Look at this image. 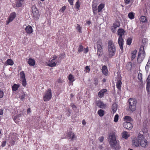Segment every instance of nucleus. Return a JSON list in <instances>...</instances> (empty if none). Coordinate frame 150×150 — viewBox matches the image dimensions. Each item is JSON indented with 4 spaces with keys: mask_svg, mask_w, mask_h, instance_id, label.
I'll return each instance as SVG.
<instances>
[{
    "mask_svg": "<svg viewBox=\"0 0 150 150\" xmlns=\"http://www.w3.org/2000/svg\"><path fill=\"white\" fill-rule=\"evenodd\" d=\"M83 50V52L85 53H87L88 51V47L86 48H84Z\"/></svg>",
    "mask_w": 150,
    "mask_h": 150,
    "instance_id": "obj_52",
    "label": "nucleus"
},
{
    "mask_svg": "<svg viewBox=\"0 0 150 150\" xmlns=\"http://www.w3.org/2000/svg\"><path fill=\"white\" fill-rule=\"evenodd\" d=\"M25 94H24L21 95L20 97L21 99L22 100L24 99L25 97Z\"/></svg>",
    "mask_w": 150,
    "mask_h": 150,
    "instance_id": "obj_50",
    "label": "nucleus"
},
{
    "mask_svg": "<svg viewBox=\"0 0 150 150\" xmlns=\"http://www.w3.org/2000/svg\"><path fill=\"white\" fill-rule=\"evenodd\" d=\"M23 4V3L18 0L16 2V6L17 7H21L22 6Z\"/></svg>",
    "mask_w": 150,
    "mask_h": 150,
    "instance_id": "obj_28",
    "label": "nucleus"
},
{
    "mask_svg": "<svg viewBox=\"0 0 150 150\" xmlns=\"http://www.w3.org/2000/svg\"><path fill=\"white\" fill-rule=\"evenodd\" d=\"M32 11H33V10H34L35 11H38L37 10V8L35 7H32Z\"/></svg>",
    "mask_w": 150,
    "mask_h": 150,
    "instance_id": "obj_61",
    "label": "nucleus"
},
{
    "mask_svg": "<svg viewBox=\"0 0 150 150\" xmlns=\"http://www.w3.org/2000/svg\"><path fill=\"white\" fill-rule=\"evenodd\" d=\"M108 49L110 57L114 56L116 52V48L115 44L112 40H110L108 43Z\"/></svg>",
    "mask_w": 150,
    "mask_h": 150,
    "instance_id": "obj_2",
    "label": "nucleus"
},
{
    "mask_svg": "<svg viewBox=\"0 0 150 150\" xmlns=\"http://www.w3.org/2000/svg\"><path fill=\"white\" fill-rule=\"evenodd\" d=\"M107 91V89H104L100 90L98 93V95L100 98H102L103 96L104 93Z\"/></svg>",
    "mask_w": 150,
    "mask_h": 150,
    "instance_id": "obj_19",
    "label": "nucleus"
},
{
    "mask_svg": "<svg viewBox=\"0 0 150 150\" xmlns=\"http://www.w3.org/2000/svg\"><path fill=\"white\" fill-rule=\"evenodd\" d=\"M54 60H53L52 59L51 60V61L48 64V66L50 67H54L56 66V64L55 62H54Z\"/></svg>",
    "mask_w": 150,
    "mask_h": 150,
    "instance_id": "obj_24",
    "label": "nucleus"
},
{
    "mask_svg": "<svg viewBox=\"0 0 150 150\" xmlns=\"http://www.w3.org/2000/svg\"><path fill=\"white\" fill-rule=\"evenodd\" d=\"M72 108L73 109L76 108V106L74 104L72 103L71 105Z\"/></svg>",
    "mask_w": 150,
    "mask_h": 150,
    "instance_id": "obj_56",
    "label": "nucleus"
},
{
    "mask_svg": "<svg viewBox=\"0 0 150 150\" xmlns=\"http://www.w3.org/2000/svg\"><path fill=\"white\" fill-rule=\"evenodd\" d=\"M137 52V50H134L133 51L132 53V54L136 55Z\"/></svg>",
    "mask_w": 150,
    "mask_h": 150,
    "instance_id": "obj_57",
    "label": "nucleus"
},
{
    "mask_svg": "<svg viewBox=\"0 0 150 150\" xmlns=\"http://www.w3.org/2000/svg\"><path fill=\"white\" fill-rule=\"evenodd\" d=\"M16 134L13 133L9 135L8 139L10 143L12 145H14L16 142Z\"/></svg>",
    "mask_w": 150,
    "mask_h": 150,
    "instance_id": "obj_7",
    "label": "nucleus"
},
{
    "mask_svg": "<svg viewBox=\"0 0 150 150\" xmlns=\"http://www.w3.org/2000/svg\"><path fill=\"white\" fill-rule=\"evenodd\" d=\"M104 110L102 109L99 110L98 112V114L99 116L100 117L103 116L104 115Z\"/></svg>",
    "mask_w": 150,
    "mask_h": 150,
    "instance_id": "obj_29",
    "label": "nucleus"
},
{
    "mask_svg": "<svg viewBox=\"0 0 150 150\" xmlns=\"http://www.w3.org/2000/svg\"><path fill=\"white\" fill-rule=\"evenodd\" d=\"M75 6L77 9L79 8L80 6V2L79 0L77 1L76 2Z\"/></svg>",
    "mask_w": 150,
    "mask_h": 150,
    "instance_id": "obj_45",
    "label": "nucleus"
},
{
    "mask_svg": "<svg viewBox=\"0 0 150 150\" xmlns=\"http://www.w3.org/2000/svg\"><path fill=\"white\" fill-rule=\"evenodd\" d=\"M140 21L143 23L145 22L146 21V17L144 16H141L139 19Z\"/></svg>",
    "mask_w": 150,
    "mask_h": 150,
    "instance_id": "obj_32",
    "label": "nucleus"
},
{
    "mask_svg": "<svg viewBox=\"0 0 150 150\" xmlns=\"http://www.w3.org/2000/svg\"><path fill=\"white\" fill-rule=\"evenodd\" d=\"M119 116L117 114H116L114 118V121L115 122H117Z\"/></svg>",
    "mask_w": 150,
    "mask_h": 150,
    "instance_id": "obj_46",
    "label": "nucleus"
},
{
    "mask_svg": "<svg viewBox=\"0 0 150 150\" xmlns=\"http://www.w3.org/2000/svg\"><path fill=\"white\" fill-rule=\"evenodd\" d=\"M122 137L125 139H127L129 137V135L128 134V132L126 131H124L122 133Z\"/></svg>",
    "mask_w": 150,
    "mask_h": 150,
    "instance_id": "obj_23",
    "label": "nucleus"
},
{
    "mask_svg": "<svg viewBox=\"0 0 150 150\" xmlns=\"http://www.w3.org/2000/svg\"><path fill=\"white\" fill-rule=\"evenodd\" d=\"M26 32L28 34H30L33 32V29L30 25H28L25 28Z\"/></svg>",
    "mask_w": 150,
    "mask_h": 150,
    "instance_id": "obj_16",
    "label": "nucleus"
},
{
    "mask_svg": "<svg viewBox=\"0 0 150 150\" xmlns=\"http://www.w3.org/2000/svg\"><path fill=\"white\" fill-rule=\"evenodd\" d=\"M142 137V138H143V135L140 134L137 138L134 139L132 141L133 145L136 147L139 146L140 144V139Z\"/></svg>",
    "mask_w": 150,
    "mask_h": 150,
    "instance_id": "obj_6",
    "label": "nucleus"
},
{
    "mask_svg": "<svg viewBox=\"0 0 150 150\" xmlns=\"http://www.w3.org/2000/svg\"><path fill=\"white\" fill-rule=\"evenodd\" d=\"M52 97V91L51 89L49 88L46 91L43 96L44 100L45 101L50 100Z\"/></svg>",
    "mask_w": 150,
    "mask_h": 150,
    "instance_id": "obj_5",
    "label": "nucleus"
},
{
    "mask_svg": "<svg viewBox=\"0 0 150 150\" xmlns=\"http://www.w3.org/2000/svg\"><path fill=\"white\" fill-rule=\"evenodd\" d=\"M6 144V141H4L1 144V146L2 147H4Z\"/></svg>",
    "mask_w": 150,
    "mask_h": 150,
    "instance_id": "obj_51",
    "label": "nucleus"
},
{
    "mask_svg": "<svg viewBox=\"0 0 150 150\" xmlns=\"http://www.w3.org/2000/svg\"><path fill=\"white\" fill-rule=\"evenodd\" d=\"M127 67L128 70H131L132 67V63L131 62H128L127 65Z\"/></svg>",
    "mask_w": 150,
    "mask_h": 150,
    "instance_id": "obj_36",
    "label": "nucleus"
},
{
    "mask_svg": "<svg viewBox=\"0 0 150 150\" xmlns=\"http://www.w3.org/2000/svg\"><path fill=\"white\" fill-rule=\"evenodd\" d=\"M120 25V22L119 21L115 22L113 24V27L115 29L118 27Z\"/></svg>",
    "mask_w": 150,
    "mask_h": 150,
    "instance_id": "obj_25",
    "label": "nucleus"
},
{
    "mask_svg": "<svg viewBox=\"0 0 150 150\" xmlns=\"http://www.w3.org/2000/svg\"><path fill=\"white\" fill-rule=\"evenodd\" d=\"M124 1L126 5L129 4L133 1V0H124Z\"/></svg>",
    "mask_w": 150,
    "mask_h": 150,
    "instance_id": "obj_42",
    "label": "nucleus"
},
{
    "mask_svg": "<svg viewBox=\"0 0 150 150\" xmlns=\"http://www.w3.org/2000/svg\"><path fill=\"white\" fill-rule=\"evenodd\" d=\"M21 81L23 86L24 87L26 85V79H22Z\"/></svg>",
    "mask_w": 150,
    "mask_h": 150,
    "instance_id": "obj_44",
    "label": "nucleus"
},
{
    "mask_svg": "<svg viewBox=\"0 0 150 150\" xmlns=\"http://www.w3.org/2000/svg\"><path fill=\"white\" fill-rule=\"evenodd\" d=\"M76 27L79 33H81V28L80 26L78 24H76Z\"/></svg>",
    "mask_w": 150,
    "mask_h": 150,
    "instance_id": "obj_39",
    "label": "nucleus"
},
{
    "mask_svg": "<svg viewBox=\"0 0 150 150\" xmlns=\"http://www.w3.org/2000/svg\"><path fill=\"white\" fill-rule=\"evenodd\" d=\"M146 81V90L148 92H149L150 91V75L148 76Z\"/></svg>",
    "mask_w": 150,
    "mask_h": 150,
    "instance_id": "obj_14",
    "label": "nucleus"
},
{
    "mask_svg": "<svg viewBox=\"0 0 150 150\" xmlns=\"http://www.w3.org/2000/svg\"><path fill=\"white\" fill-rule=\"evenodd\" d=\"M69 139H71L72 140L76 139V137L74 133L71 132H69L68 133L67 137Z\"/></svg>",
    "mask_w": 150,
    "mask_h": 150,
    "instance_id": "obj_12",
    "label": "nucleus"
},
{
    "mask_svg": "<svg viewBox=\"0 0 150 150\" xmlns=\"http://www.w3.org/2000/svg\"><path fill=\"white\" fill-rule=\"evenodd\" d=\"M128 16L130 19H132L134 18V15L133 13H129L128 14Z\"/></svg>",
    "mask_w": 150,
    "mask_h": 150,
    "instance_id": "obj_38",
    "label": "nucleus"
},
{
    "mask_svg": "<svg viewBox=\"0 0 150 150\" xmlns=\"http://www.w3.org/2000/svg\"><path fill=\"white\" fill-rule=\"evenodd\" d=\"M111 30H112V32H113L114 33V32H115V30H116V29H115V28H114L112 26V28H111Z\"/></svg>",
    "mask_w": 150,
    "mask_h": 150,
    "instance_id": "obj_64",
    "label": "nucleus"
},
{
    "mask_svg": "<svg viewBox=\"0 0 150 150\" xmlns=\"http://www.w3.org/2000/svg\"><path fill=\"white\" fill-rule=\"evenodd\" d=\"M142 47H141L137 58V62L139 63H140L142 62L145 58L146 55L144 48H142L143 49H142Z\"/></svg>",
    "mask_w": 150,
    "mask_h": 150,
    "instance_id": "obj_4",
    "label": "nucleus"
},
{
    "mask_svg": "<svg viewBox=\"0 0 150 150\" xmlns=\"http://www.w3.org/2000/svg\"><path fill=\"white\" fill-rule=\"evenodd\" d=\"M116 79H117V81H121V76L120 74H118L116 77Z\"/></svg>",
    "mask_w": 150,
    "mask_h": 150,
    "instance_id": "obj_48",
    "label": "nucleus"
},
{
    "mask_svg": "<svg viewBox=\"0 0 150 150\" xmlns=\"http://www.w3.org/2000/svg\"><path fill=\"white\" fill-rule=\"evenodd\" d=\"M124 119L125 120L129 121H131L132 120L130 116H125Z\"/></svg>",
    "mask_w": 150,
    "mask_h": 150,
    "instance_id": "obj_43",
    "label": "nucleus"
},
{
    "mask_svg": "<svg viewBox=\"0 0 150 150\" xmlns=\"http://www.w3.org/2000/svg\"><path fill=\"white\" fill-rule=\"evenodd\" d=\"M97 54L98 56L99 57H100L103 54V51L102 50L103 48L102 46L98 47Z\"/></svg>",
    "mask_w": 150,
    "mask_h": 150,
    "instance_id": "obj_13",
    "label": "nucleus"
},
{
    "mask_svg": "<svg viewBox=\"0 0 150 150\" xmlns=\"http://www.w3.org/2000/svg\"><path fill=\"white\" fill-rule=\"evenodd\" d=\"M57 57L56 56H54L53 57V59H52L51 58L50 59H52V60H56V59H57Z\"/></svg>",
    "mask_w": 150,
    "mask_h": 150,
    "instance_id": "obj_62",
    "label": "nucleus"
},
{
    "mask_svg": "<svg viewBox=\"0 0 150 150\" xmlns=\"http://www.w3.org/2000/svg\"><path fill=\"white\" fill-rule=\"evenodd\" d=\"M66 9V7L65 6H64L61 8L59 11L62 12H63Z\"/></svg>",
    "mask_w": 150,
    "mask_h": 150,
    "instance_id": "obj_49",
    "label": "nucleus"
},
{
    "mask_svg": "<svg viewBox=\"0 0 150 150\" xmlns=\"http://www.w3.org/2000/svg\"><path fill=\"white\" fill-rule=\"evenodd\" d=\"M16 16V13L15 12L12 13L9 16L8 18V20L7 21V24H8L9 23L12 21Z\"/></svg>",
    "mask_w": 150,
    "mask_h": 150,
    "instance_id": "obj_11",
    "label": "nucleus"
},
{
    "mask_svg": "<svg viewBox=\"0 0 150 150\" xmlns=\"http://www.w3.org/2000/svg\"><path fill=\"white\" fill-rule=\"evenodd\" d=\"M117 108V105L115 103H114L112 106V110L113 113H115L116 111Z\"/></svg>",
    "mask_w": 150,
    "mask_h": 150,
    "instance_id": "obj_22",
    "label": "nucleus"
},
{
    "mask_svg": "<svg viewBox=\"0 0 150 150\" xmlns=\"http://www.w3.org/2000/svg\"><path fill=\"white\" fill-rule=\"evenodd\" d=\"M122 84V83L121 81L120 80L119 81H117L116 86L117 88L118 89H120L121 88Z\"/></svg>",
    "mask_w": 150,
    "mask_h": 150,
    "instance_id": "obj_27",
    "label": "nucleus"
},
{
    "mask_svg": "<svg viewBox=\"0 0 150 150\" xmlns=\"http://www.w3.org/2000/svg\"><path fill=\"white\" fill-rule=\"evenodd\" d=\"M4 95V92L2 91H1V98L3 97Z\"/></svg>",
    "mask_w": 150,
    "mask_h": 150,
    "instance_id": "obj_60",
    "label": "nucleus"
},
{
    "mask_svg": "<svg viewBox=\"0 0 150 150\" xmlns=\"http://www.w3.org/2000/svg\"><path fill=\"white\" fill-rule=\"evenodd\" d=\"M103 139H104V138L103 137H101L100 139H99V140L100 141V142H103Z\"/></svg>",
    "mask_w": 150,
    "mask_h": 150,
    "instance_id": "obj_63",
    "label": "nucleus"
},
{
    "mask_svg": "<svg viewBox=\"0 0 150 150\" xmlns=\"http://www.w3.org/2000/svg\"><path fill=\"white\" fill-rule=\"evenodd\" d=\"M6 63L8 65H12L13 64V62L11 59H8L6 61Z\"/></svg>",
    "mask_w": 150,
    "mask_h": 150,
    "instance_id": "obj_35",
    "label": "nucleus"
},
{
    "mask_svg": "<svg viewBox=\"0 0 150 150\" xmlns=\"http://www.w3.org/2000/svg\"><path fill=\"white\" fill-rule=\"evenodd\" d=\"M33 16L34 17H37L38 15V11H35L33 10Z\"/></svg>",
    "mask_w": 150,
    "mask_h": 150,
    "instance_id": "obj_34",
    "label": "nucleus"
},
{
    "mask_svg": "<svg viewBox=\"0 0 150 150\" xmlns=\"http://www.w3.org/2000/svg\"><path fill=\"white\" fill-rule=\"evenodd\" d=\"M125 31L122 28H120L118 29L117 31V33L119 36V37H122V36L123 35Z\"/></svg>",
    "mask_w": 150,
    "mask_h": 150,
    "instance_id": "obj_17",
    "label": "nucleus"
},
{
    "mask_svg": "<svg viewBox=\"0 0 150 150\" xmlns=\"http://www.w3.org/2000/svg\"><path fill=\"white\" fill-rule=\"evenodd\" d=\"M68 79L70 82H72L74 81V77L71 74L69 75Z\"/></svg>",
    "mask_w": 150,
    "mask_h": 150,
    "instance_id": "obj_31",
    "label": "nucleus"
},
{
    "mask_svg": "<svg viewBox=\"0 0 150 150\" xmlns=\"http://www.w3.org/2000/svg\"><path fill=\"white\" fill-rule=\"evenodd\" d=\"M150 67V61L149 60L147 64H146V67H145V69H146V70L147 69H148L149 68V67Z\"/></svg>",
    "mask_w": 150,
    "mask_h": 150,
    "instance_id": "obj_47",
    "label": "nucleus"
},
{
    "mask_svg": "<svg viewBox=\"0 0 150 150\" xmlns=\"http://www.w3.org/2000/svg\"><path fill=\"white\" fill-rule=\"evenodd\" d=\"M136 57V55L132 54L131 59L132 60L134 59Z\"/></svg>",
    "mask_w": 150,
    "mask_h": 150,
    "instance_id": "obj_58",
    "label": "nucleus"
},
{
    "mask_svg": "<svg viewBox=\"0 0 150 150\" xmlns=\"http://www.w3.org/2000/svg\"><path fill=\"white\" fill-rule=\"evenodd\" d=\"M102 71L103 73L107 76L108 75V69L106 66H103L102 68Z\"/></svg>",
    "mask_w": 150,
    "mask_h": 150,
    "instance_id": "obj_18",
    "label": "nucleus"
},
{
    "mask_svg": "<svg viewBox=\"0 0 150 150\" xmlns=\"http://www.w3.org/2000/svg\"><path fill=\"white\" fill-rule=\"evenodd\" d=\"M109 137L110 139V144L112 147L114 148L115 150H119L121 147L119 143V141L116 140L115 133L114 132L111 133Z\"/></svg>",
    "mask_w": 150,
    "mask_h": 150,
    "instance_id": "obj_1",
    "label": "nucleus"
},
{
    "mask_svg": "<svg viewBox=\"0 0 150 150\" xmlns=\"http://www.w3.org/2000/svg\"><path fill=\"white\" fill-rule=\"evenodd\" d=\"M129 110L132 112L136 110V105L137 103L136 100L134 98H130L128 100Z\"/></svg>",
    "mask_w": 150,
    "mask_h": 150,
    "instance_id": "obj_3",
    "label": "nucleus"
},
{
    "mask_svg": "<svg viewBox=\"0 0 150 150\" xmlns=\"http://www.w3.org/2000/svg\"><path fill=\"white\" fill-rule=\"evenodd\" d=\"M132 41V38H128L127 41V44L128 45H130Z\"/></svg>",
    "mask_w": 150,
    "mask_h": 150,
    "instance_id": "obj_40",
    "label": "nucleus"
},
{
    "mask_svg": "<svg viewBox=\"0 0 150 150\" xmlns=\"http://www.w3.org/2000/svg\"><path fill=\"white\" fill-rule=\"evenodd\" d=\"M118 42L120 48L122 52V50H123V45L124 44V40L122 37H119Z\"/></svg>",
    "mask_w": 150,
    "mask_h": 150,
    "instance_id": "obj_9",
    "label": "nucleus"
},
{
    "mask_svg": "<svg viewBox=\"0 0 150 150\" xmlns=\"http://www.w3.org/2000/svg\"><path fill=\"white\" fill-rule=\"evenodd\" d=\"M98 81L97 79H95L94 80V84L96 86L98 84Z\"/></svg>",
    "mask_w": 150,
    "mask_h": 150,
    "instance_id": "obj_55",
    "label": "nucleus"
},
{
    "mask_svg": "<svg viewBox=\"0 0 150 150\" xmlns=\"http://www.w3.org/2000/svg\"><path fill=\"white\" fill-rule=\"evenodd\" d=\"M28 63L30 66H33L35 65V60L31 58H29L28 59Z\"/></svg>",
    "mask_w": 150,
    "mask_h": 150,
    "instance_id": "obj_20",
    "label": "nucleus"
},
{
    "mask_svg": "<svg viewBox=\"0 0 150 150\" xmlns=\"http://www.w3.org/2000/svg\"><path fill=\"white\" fill-rule=\"evenodd\" d=\"M97 106L99 107L100 108H103L105 107V105L103 102L98 101L97 103Z\"/></svg>",
    "mask_w": 150,
    "mask_h": 150,
    "instance_id": "obj_21",
    "label": "nucleus"
},
{
    "mask_svg": "<svg viewBox=\"0 0 150 150\" xmlns=\"http://www.w3.org/2000/svg\"><path fill=\"white\" fill-rule=\"evenodd\" d=\"M140 145L143 147H145L147 145V142L146 140L144 138L143 135V138H142V137L140 138Z\"/></svg>",
    "mask_w": 150,
    "mask_h": 150,
    "instance_id": "obj_8",
    "label": "nucleus"
},
{
    "mask_svg": "<svg viewBox=\"0 0 150 150\" xmlns=\"http://www.w3.org/2000/svg\"><path fill=\"white\" fill-rule=\"evenodd\" d=\"M20 74L21 80L25 79V74L23 71L21 72Z\"/></svg>",
    "mask_w": 150,
    "mask_h": 150,
    "instance_id": "obj_37",
    "label": "nucleus"
},
{
    "mask_svg": "<svg viewBox=\"0 0 150 150\" xmlns=\"http://www.w3.org/2000/svg\"><path fill=\"white\" fill-rule=\"evenodd\" d=\"M69 4L72 5L73 4L74 0H68Z\"/></svg>",
    "mask_w": 150,
    "mask_h": 150,
    "instance_id": "obj_54",
    "label": "nucleus"
},
{
    "mask_svg": "<svg viewBox=\"0 0 150 150\" xmlns=\"http://www.w3.org/2000/svg\"><path fill=\"white\" fill-rule=\"evenodd\" d=\"M104 4H100L98 6V12H100L102 9L104 7Z\"/></svg>",
    "mask_w": 150,
    "mask_h": 150,
    "instance_id": "obj_26",
    "label": "nucleus"
},
{
    "mask_svg": "<svg viewBox=\"0 0 150 150\" xmlns=\"http://www.w3.org/2000/svg\"><path fill=\"white\" fill-rule=\"evenodd\" d=\"M83 46L81 45H80L79 47L78 52V53H80L81 52L83 51Z\"/></svg>",
    "mask_w": 150,
    "mask_h": 150,
    "instance_id": "obj_33",
    "label": "nucleus"
},
{
    "mask_svg": "<svg viewBox=\"0 0 150 150\" xmlns=\"http://www.w3.org/2000/svg\"><path fill=\"white\" fill-rule=\"evenodd\" d=\"M123 126L127 129L130 130L132 128L133 126L130 122H126L124 123Z\"/></svg>",
    "mask_w": 150,
    "mask_h": 150,
    "instance_id": "obj_10",
    "label": "nucleus"
},
{
    "mask_svg": "<svg viewBox=\"0 0 150 150\" xmlns=\"http://www.w3.org/2000/svg\"><path fill=\"white\" fill-rule=\"evenodd\" d=\"M18 87L19 86L18 85L15 84L12 87V90L16 91L18 90Z\"/></svg>",
    "mask_w": 150,
    "mask_h": 150,
    "instance_id": "obj_30",
    "label": "nucleus"
},
{
    "mask_svg": "<svg viewBox=\"0 0 150 150\" xmlns=\"http://www.w3.org/2000/svg\"><path fill=\"white\" fill-rule=\"evenodd\" d=\"M97 5L96 3H93L92 4V7L93 12L94 15H95L97 13Z\"/></svg>",
    "mask_w": 150,
    "mask_h": 150,
    "instance_id": "obj_15",
    "label": "nucleus"
},
{
    "mask_svg": "<svg viewBox=\"0 0 150 150\" xmlns=\"http://www.w3.org/2000/svg\"><path fill=\"white\" fill-rule=\"evenodd\" d=\"M86 69L88 72L90 70V68L88 66H86L85 67Z\"/></svg>",
    "mask_w": 150,
    "mask_h": 150,
    "instance_id": "obj_59",
    "label": "nucleus"
},
{
    "mask_svg": "<svg viewBox=\"0 0 150 150\" xmlns=\"http://www.w3.org/2000/svg\"><path fill=\"white\" fill-rule=\"evenodd\" d=\"M97 47H100V46H102V42L101 40H98L97 42Z\"/></svg>",
    "mask_w": 150,
    "mask_h": 150,
    "instance_id": "obj_41",
    "label": "nucleus"
},
{
    "mask_svg": "<svg viewBox=\"0 0 150 150\" xmlns=\"http://www.w3.org/2000/svg\"><path fill=\"white\" fill-rule=\"evenodd\" d=\"M65 54H60V58L61 59H63L65 57Z\"/></svg>",
    "mask_w": 150,
    "mask_h": 150,
    "instance_id": "obj_53",
    "label": "nucleus"
}]
</instances>
